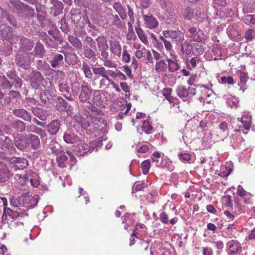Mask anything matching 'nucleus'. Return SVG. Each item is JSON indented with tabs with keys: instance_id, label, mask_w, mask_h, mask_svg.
<instances>
[{
	"instance_id": "44",
	"label": "nucleus",
	"mask_w": 255,
	"mask_h": 255,
	"mask_svg": "<svg viewBox=\"0 0 255 255\" xmlns=\"http://www.w3.org/2000/svg\"><path fill=\"white\" fill-rule=\"evenodd\" d=\"M91 102H88L86 107L91 111V112L94 113L96 115L101 116L103 115V112L99 108L95 106Z\"/></svg>"
},
{
	"instance_id": "28",
	"label": "nucleus",
	"mask_w": 255,
	"mask_h": 255,
	"mask_svg": "<svg viewBox=\"0 0 255 255\" xmlns=\"http://www.w3.org/2000/svg\"><path fill=\"white\" fill-rule=\"evenodd\" d=\"M56 108L59 111H67L70 107L69 103L62 97H58L57 99Z\"/></svg>"
},
{
	"instance_id": "27",
	"label": "nucleus",
	"mask_w": 255,
	"mask_h": 255,
	"mask_svg": "<svg viewBox=\"0 0 255 255\" xmlns=\"http://www.w3.org/2000/svg\"><path fill=\"white\" fill-rule=\"evenodd\" d=\"M34 55L38 58H42L45 53V49L43 44L38 41L34 48Z\"/></svg>"
},
{
	"instance_id": "13",
	"label": "nucleus",
	"mask_w": 255,
	"mask_h": 255,
	"mask_svg": "<svg viewBox=\"0 0 255 255\" xmlns=\"http://www.w3.org/2000/svg\"><path fill=\"white\" fill-rule=\"evenodd\" d=\"M20 47L19 52L30 51L33 47V41L26 37H22L20 39Z\"/></svg>"
},
{
	"instance_id": "24",
	"label": "nucleus",
	"mask_w": 255,
	"mask_h": 255,
	"mask_svg": "<svg viewBox=\"0 0 255 255\" xmlns=\"http://www.w3.org/2000/svg\"><path fill=\"white\" fill-rule=\"evenodd\" d=\"M63 139L66 143H73L79 141L80 138L70 130H66L64 133Z\"/></svg>"
},
{
	"instance_id": "4",
	"label": "nucleus",
	"mask_w": 255,
	"mask_h": 255,
	"mask_svg": "<svg viewBox=\"0 0 255 255\" xmlns=\"http://www.w3.org/2000/svg\"><path fill=\"white\" fill-rule=\"evenodd\" d=\"M0 150L4 154H12L16 152L13 141L8 136L0 137Z\"/></svg>"
},
{
	"instance_id": "6",
	"label": "nucleus",
	"mask_w": 255,
	"mask_h": 255,
	"mask_svg": "<svg viewBox=\"0 0 255 255\" xmlns=\"http://www.w3.org/2000/svg\"><path fill=\"white\" fill-rule=\"evenodd\" d=\"M14 146L18 150L24 151L28 147V138L23 134L18 133L13 137Z\"/></svg>"
},
{
	"instance_id": "8",
	"label": "nucleus",
	"mask_w": 255,
	"mask_h": 255,
	"mask_svg": "<svg viewBox=\"0 0 255 255\" xmlns=\"http://www.w3.org/2000/svg\"><path fill=\"white\" fill-rule=\"evenodd\" d=\"M203 12L202 8L199 7L192 8L190 7H186L183 15L185 19L191 20L192 18L197 19L201 16Z\"/></svg>"
},
{
	"instance_id": "40",
	"label": "nucleus",
	"mask_w": 255,
	"mask_h": 255,
	"mask_svg": "<svg viewBox=\"0 0 255 255\" xmlns=\"http://www.w3.org/2000/svg\"><path fill=\"white\" fill-rule=\"evenodd\" d=\"M92 70L94 74L97 76V77L95 78V79H97L98 78L99 76L103 77H105L107 76V70L104 67H93Z\"/></svg>"
},
{
	"instance_id": "26",
	"label": "nucleus",
	"mask_w": 255,
	"mask_h": 255,
	"mask_svg": "<svg viewBox=\"0 0 255 255\" xmlns=\"http://www.w3.org/2000/svg\"><path fill=\"white\" fill-rule=\"evenodd\" d=\"M176 93L177 96L181 99H187L190 97L189 89L185 86L180 85L176 88Z\"/></svg>"
},
{
	"instance_id": "15",
	"label": "nucleus",
	"mask_w": 255,
	"mask_h": 255,
	"mask_svg": "<svg viewBox=\"0 0 255 255\" xmlns=\"http://www.w3.org/2000/svg\"><path fill=\"white\" fill-rule=\"evenodd\" d=\"M12 37V30L11 27L5 25H0V40H9Z\"/></svg>"
},
{
	"instance_id": "11",
	"label": "nucleus",
	"mask_w": 255,
	"mask_h": 255,
	"mask_svg": "<svg viewBox=\"0 0 255 255\" xmlns=\"http://www.w3.org/2000/svg\"><path fill=\"white\" fill-rule=\"evenodd\" d=\"M8 6L13 13L20 14L23 12L25 4L19 0H9Z\"/></svg>"
},
{
	"instance_id": "52",
	"label": "nucleus",
	"mask_w": 255,
	"mask_h": 255,
	"mask_svg": "<svg viewBox=\"0 0 255 255\" xmlns=\"http://www.w3.org/2000/svg\"><path fill=\"white\" fill-rule=\"evenodd\" d=\"M102 140L100 138L96 139L95 141H91L88 144L89 147V152H91L95 150L98 146L101 145Z\"/></svg>"
},
{
	"instance_id": "41",
	"label": "nucleus",
	"mask_w": 255,
	"mask_h": 255,
	"mask_svg": "<svg viewBox=\"0 0 255 255\" xmlns=\"http://www.w3.org/2000/svg\"><path fill=\"white\" fill-rule=\"evenodd\" d=\"M135 31L140 40L144 44L148 43L147 38L143 30L140 27H135Z\"/></svg>"
},
{
	"instance_id": "33",
	"label": "nucleus",
	"mask_w": 255,
	"mask_h": 255,
	"mask_svg": "<svg viewBox=\"0 0 255 255\" xmlns=\"http://www.w3.org/2000/svg\"><path fill=\"white\" fill-rule=\"evenodd\" d=\"M110 50L115 55L120 56L121 53V47L117 41H110Z\"/></svg>"
},
{
	"instance_id": "55",
	"label": "nucleus",
	"mask_w": 255,
	"mask_h": 255,
	"mask_svg": "<svg viewBox=\"0 0 255 255\" xmlns=\"http://www.w3.org/2000/svg\"><path fill=\"white\" fill-rule=\"evenodd\" d=\"M150 167V161L148 160H144L141 164L140 167L142 169V173L144 175H146L149 171Z\"/></svg>"
},
{
	"instance_id": "12",
	"label": "nucleus",
	"mask_w": 255,
	"mask_h": 255,
	"mask_svg": "<svg viewBox=\"0 0 255 255\" xmlns=\"http://www.w3.org/2000/svg\"><path fill=\"white\" fill-rule=\"evenodd\" d=\"M12 113L16 117L22 119L24 121L30 122L32 120L30 113L24 109H14Z\"/></svg>"
},
{
	"instance_id": "29",
	"label": "nucleus",
	"mask_w": 255,
	"mask_h": 255,
	"mask_svg": "<svg viewBox=\"0 0 255 255\" xmlns=\"http://www.w3.org/2000/svg\"><path fill=\"white\" fill-rule=\"evenodd\" d=\"M59 90L64 94V97L69 101H73L74 99L71 94L70 88L69 87L67 84H61L59 85Z\"/></svg>"
},
{
	"instance_id": "59",
	"label": "nucleus",
	"mask_w": 255,
	"mask_h": 255,
	"mask_svg": "<svg viewBox=\"0 0 255 255\" xmlns=\"http://www.w3.org/2000/svg\"><path fill=\"white\" fill-rule=\"evenodd\" d=\"M101 5V2L99 0H90L89 6L90 8L96 10Z\"/></svg>"
},
{
	"instance_id": "61",
	"label": "nucleus",
	"mask_w": 255,
	"mask_h": 255,
	"mask_svg": "<svg viewBox=\"0 0 255 255\" xmlns=\"http://www.w3.org/2000/svg\"><path fill=\"white\" fill-rule=\"evenodd\" d=\"M1 130L2 131V134L3 135L4 133L6 134H10L11 132L12 131V125H2L1 126Z\"/></svg>"
},
{
	"instance_id": "54",
	"label": "nucleus",
	"mask_w": 255,
	"mask_h": 255,
	"mask_svg": "<svg viewBox=\"0 0 255 255\" xmlns=\"http://www.w3.org/2000/svg\"><path fill=\"white\" fill-rule=\"evenodd\" d=\"M3 213L8 215L12 218H15L20 216V213L17 211L13 210L9 208H5Z\"/></svg>"
},
{
	"instance_id": "43",
	"label": "nucleus",
	"mask_w": 255,
	"mask_h": 255,
	"mask_svg": "<svg viewBox=\"0 0 255 255\" xmlns=\"http://www.w3.org/2000/svg\"><path fill=\"white\" fill-rule=\"evenodd\" d=\"M204 51V48L201 44L195 43L192 48V52L194 55H201Z\"/></svg>"
},
{
	"instance_id": "9",
	"label": "nucleus",
	"mask_w": 255,
	"mask_h": 255,
	"mask_svg": "<svg viewBox=\"0 0 255 255\" xmlns=\"http://www.w3.org/2000/svg\"><path fill=\"white\" fill-rule=\"evenodd\" d=\"M31 86L34 89H37L43 80L41 73L36 70H33L29 75Z\"/></svg>"
},
{
	"instance_id": "22",
	"label": "nucleus",
	"mask_w": 255,
	"mask_h": 255,
	"mask_svg": "<svg viewBox=\"0 0 255 255\" xmlns=\"http://www.w3.org/2000/svg\"><path fill=\"white\" fill-rule=\"evenodd\" d=\"M74 150L78 155L82 156L89 152V147L87 143L81 142L74 147Z\"/></svg>"
},
{
	"instance_id": "36",
	"label": "nucleus",
	"mask_w": 255,
	"mask_h": 255,
	"mask_svg": "<svg viewBox=\"0 0 255 255\" xmlns=\"http://www.w3.org/2000/svg\"><path fill=\"white\" fill-rule=\"evenodd\" d=\"M141 128V132L139 131L140 134H142V132H144L146 134H149L151 133L153 131V127L148 120H144L143 122ZM138 130H139V129Z\"/></svg>"
},
{
	"instance_id": "34",
	"label": "nucleus",
	"mask_w": 255,
	"mask_h": 255,
	"mask_svg": "<svg viewBox=\"0 0 255 255\" xmlns=\"http://www.w3.org/2000/svg\"><path fill=\"white\" fill-rule=\"evenodd\" d=\"M153 162L155 163L156 166L163 168L165 165L163 164L162 161V158L161 157V154L159 152H154L152 154L151 157Z\"/></svg>"
},
{
	"instance_id": "32",
	"label": "nucleus",
	"mask_w": 255,
	"mask_h": 255,
	"mask_svg": "<svg viewBox=\"0 0 255 255\" xmlns=\"http://www.w3.org/2000/svg\"><path fill=\"white\" fill-rule=\"evenodd\" d=\"M12 128L17 132H23L26 129V124L19 120H16L12 123Z\"/></svg>"
},
{
	"instance_id": "5",
	"label": "nucleus",
	"mask_w": 255,
	"mask_h": 255,
	"mask_svg": "<svg viewBox=\"0 0 255 255\" xmlns=\"http://www.w3.org/2000/svg\"><path fill=\"white\" fill-rule=\"evenodd\" d=\"M9 162L11 169L14 171L22 170L28 166V161L24 158H11Z\"/></svg>"
},
{
	"instance_id": "23",
	"label": "nucleus",
	"mask_w": 255,
	"mask_h": 255,
	"mask_svg": "<svg viewBox=\"0 0 255 255\" xmlns=\"http://www.w3.org/2000/svg\"><path fill=\"white\" fill-rule=\"evenodd\" d=\"M64 56L62 54L55 53L53 54L52 60L49 61L51 66L53 68H56L60 66L63 63Z\"/></svg>"
},
{
	"instance_id": "17",
	"label": "nucleus",
	"mask_w": 255,
	"mask_h": 255,
	"mask_svg": "<svg viewBox=\"0 0 255 255\" xmlns=\"http://www.w3.org/2000/svg\"><path fill=\"white\" fill-rule=\"evenodd\" d=\"M28 147L30 146L33 150H37L40 147V140L39 137L34 134L30 133L28 135Z\"/></svg>"
},
{
	"instance_id": "31",
	"label": "nucleus",
	"mask_w": 255,
	"mask_h": 255,
	"mask_svg": "<svg viewBox=\"0 0 255 255\" xmlns=\"http://www.w3.org/2000/svg\"><path fill=\"white\" fill-rule=\"evenodd\" d=\"M83 55L85 58L88 59H96V54L95 52L88 46H84L83 48Z\"/></svg>"
},
{
	"instance_id": "50",
	"label": "nucleus",
	"mask_w": 255,
	"mask_h": 255,
	"mask_svg": "<svg viewBox=\"0 0 255 255\" xmlns=\"http://www.w3.org/2000/svg\"><path fill=\"white\" fill-rule=\"evenodd\" d=\"M92 123L94 125L101 126L104 125V127L106 126L107 122L102 117H94L92 119Z\"/></svg>"
},
{
	"instance_id": "2",
	"label": "nucleus",
	"mask_w": 255,
	"mask_h": 255,
	"mask_svg": "<svg viewBox=\"0 0 255 255\" xmlns=\"http://www.w3.org/2000/svg\"><path fill=\"white\" fill-rule=\"evenodd\" d=\"M73 120L76 124L74 125L75 128L77 129V131L81 132H85L88 134H90L94 132V126L92 125L87 118L83 117L80 113H77L73 117Z\"/></svg>"
},
{
	"instance_id": "63",
	"label": "nucleus",
	"mask_w": 255,
	"mask_h": 255,
	"mask_svg": "<svg viewBox=\"0 0 255 255\" xmlns=\"http://www.w3.org/2000/svg\"><path fill=\"white\" fill-rule=\"evenodd\" d=\"M5 19L9 22V23L14 27H17V21L15 18L12 16L10 15L8 13L7 14L5 17Z\"/></svg>"
},
{
	"instance_id": "21",
	"label": "nucleus",
	"mask_w": 255,
	"mask_h": 255,
	"mask_svg": "<svg viewBox=\"0 0 255 255\" xmlns=\"http://www.w3.org/2000/svg\"><path fill=\"white\" fill-rule=\"evenodd\" d=\"M143 19L146 26L150 29L154 28L158 25L157 20L152 15H144Z\"/></svg>"
},
{
	"instance_id": "64",
	"label": "nucleus",
	"mask_w": 255,
	"mask_h": 255,
	"mask_svg": "<svg viewBox=\"0 0 255 255\" xmlns=\"http://www.w3.org/2000/svg\"><path fill=\"white\" fill-rule=\"evenodd\" d=\"M222 83L233 85L234 83V80L232 76H223L221 78Z\"/></svg>"
},
{
	"instance_id": "53",
	"label": "nucleus",
	"mask_w": 255,
	"mask_h": 255,
	"mask_svg": "<svg viewBox=\"0 0 255 255\" xmlns=\"http://www.w3.org/2000/svg\"><path fill=\"white\" fill-rule=\"evenodd\" d=\"M167 68V64L162 60L156 62L155 66V69L157 71L165 72Z\"/></svg>"
},
{
	"instance_id": "62",
	"label": "nucleus",
	"mask_w": 255,
	"mask_h": 255,
	"mask_svg": "<svg viewBox=\"0 0 255 255\" xmlns=\"http://www.w3.org/2000/svg\"><path fill=\"white\" fill-rule=\"evenodd\" d=\"M26 12L27 15L30 17H33L35 15L34 9L26 4H25V6L23 9V12Z\"/></svg>"
},
{
	"instance_id": "60",
	"label": "nucleus",
	"mask_w": 255,
	"mask_h": 255,
	"mask_svg": "<svg viewBox=\"0 0 255 255\" xmlns=\"http://www.w3.org/2000/svg\"><path fill=\"white\" fill-rule=\"evenodd\" d=\"M228 125V123L226 122L222 121L219 125V128L222 132L226 133L228 134L229 131Z\"/></svg>"
},
{
	"instance_id": "42",
	"label": "nucleus",
	"mask_w": 255,
	"mask_h": 255,
	"mask_svg": "<svg viewBox=\"0 0 255 255\" xmlns=\"http://www.w3.org/2000/svg\"><path fill=\"white\" fill-rule=\"evenodd\" d=\"M112 80L109 76L103 77L99 82V88L101 89H106L108 87L110 82H112Z\"/></svg>"
},
{
	"instance_id": "3",
	"label": "nucleus",
	"mask_w": 255,
	"mask_h": 255,
	"mask_svg": "<svg viewBox=\"0 0 255 255\" xmlns=\"http://www.w3.org/2000/svg\"><path fill=\"white\" fill-rule=\"evenodd\" d=\"M32 52L23 51L19 52L15 57V63L17 66L24 70L29 69L31 65Z\"/></svg>"
},
{
	"instance_id": "56",
	"label": "nucleus",
	"mask_w": 255,
	"mask_h": 255,
	"mask_svg": "<svg viewBox=\"0 0 255 255\" xmlns=\"http://www.w3.org/2000/svg\"><path fill=\"white\" fill-rule=\"evenodd\" d=\"M255 30L253 29H249L245 33L244 37L248 41H252L255 38Z\"/></svg>"
},
{
	"instance_id": "49",
	"label": "nucleus",
	"mask_w": 255,
	"mask_h": 255,
	"mask_svg": "<svg viewBox=\"0 0 255 255\" xmlns=\"http://www.w3.org/2000/svg\"><path fill=\"white\" fill-rule=\"evenodd\" d=\"M48 33L53 37L54 40L58 42L60 44L63 43V38L59 35L57 31L51 29L48 31Z\"/></svg>"
},
{
	"instance_id": "7",
	"label": "nucleus",
	"mask_w": 255,
	"mask_h": 255,
	"mask_svg": "<svg viewBox=\"0 0 255 255\" xmlns=\"http://www.w3.org/2000/svg\"><path fill=\"white\" fill-rule=\"evenodd\" d=\"M92 94V89L88 86L87 83L84 82L81 85L80 94L79 96V100L81 102L87 103L89 102Z\"/></svg>"
},
{
	"instance_id": "45",
	"label": "nucleus",
	"mask_w": 255,
	"mask_h": 255,
	"mask_svg": "<svg viewBox=\"0 0 255 255\" xmlns=\"http://www.w3.org/2000/svg\"><path fill=\"white\" fill-rule=\"evenodd\" d=\"M191 38L197 42H201L205 40L204 34L202 30L198 29L197 32L191 36Z\"/></svg>"
},
{
	"instance_id": "39",
	"label": "nucleus",
	"mask_w": 255,
	"mask_h": 255,
	"mask_svg": "<svg viewBox=\"0 0 255 255\" xmlns=\"http://www.w3.org/2000/svg\"><path fill=\"white\" fill-rule=\"evenodd\" d=\"M40 98L41 102L46 104H49L53 101L52 96L48 91L42 92L40 95Z\"/></svg>"
},
{
	"instance_id": "47",
	"label": "nucleus",
	"mask_w": 255,
	"mask_h": 255,
	"mask_svg": "<svg viewBox=\"0 0 255 255\" xmlns=\"http://www.w3.org/2000/svg\"><path fill=\"white\" fill-rule=\"evenodd\" d=\"M68 40L76 48L81 49L82 48V43L78 38L72 36H69L68 37Z\"/></svg>"
},
{
	"instance_id": "14",
	"label": "nucleus",
	"mask_w": 255,
	"mask_h": 255,
	"mask_svg": "<svg viewBox=\"0 0 255 255\" xmlns=\"http://www.w3.org/2000/svg\"><path fill=\"white\" fill-rule=\"evenodd\" d=\"M229 249V255H238L241 251V244L237 241L232 240L227 243Z\"/></svg>"
},
{
	"instance_id": "58",
	"label": "nucleus",
	"mask_w": 255,
	"mask_h": 255,
	"mask_svg": "<svg viewBox=\"0 0 255 255\" xmlns=\"http://www.w3.org/2000/svg\"><path fill=\"white\" fill-rule=\"evenodd\" d=\"M113 19L114 24L117 27L123 28L125 26V23L120 20L118 15H113Z\"/></svg>"
},
{
	"instance_id": "10",
	"label": "nucleus",
	"mask_w": 255,
	"mask_h": 255,
	"mask_svg": "<svg viewBox=\"0 0 255 255\" xmlns=\"http://www.w3.org/2000/svg\"><path fill=\"white\" fill-rule=\"evenodd\" d=\"M162 33L164 37L170 38L176 43H182L184 40V34L180 30H164Z\"/></svg>"
},
{
	"instance_id": "30",
	"label": "nucleus",
	"mask_w": 255,
	"mask_h": 255,
	"mask_svg": "<svg viewBox=\"0 0 255 255\" xmlns=\"http://www.w3.org/2000/svg\"><path fill=\"white\" fill-rule=\"evenodd\" d=\"M227 33L232 37H237L240 35L238 25L234 23L229 25L227 29Z\"/></svg>"
},
{
	"instance_id": "51",
	"label": "nucleus",
	"mask_w": 255,
	"mask_h": 255,
	"mask_svg": "<svg viewBox=\"0 0 255 255\" xmlns=\"http://www.w3.org/2000/svg\"><path fill=\"white\" fill-rule=\"evenodd\" d=\"M10 176V174L7 169L0 171V183L5 182L7 181Z\"/></svg>"
},
{
	"instance_id": "46",
	"label": "nucleus",
	"mask_w": 255,
	"mask_h": 255,
	"mask_svg": "<svg viewBox=\"0 0 255 255\" xmlns=\"http://www.w3.org/2000/svg\"><path fill=\"white\" fill-rule=\"evenodd\" d=\"M242 20L248 25H255V15L247 14L242 17Z\"/></svg>"
},
{
	"instance_id": "37",
	"label": "nucleus",
	"mask_w": 255,
	"mask_h": 255,
	"mask_svg": "<svg viewBox=\"0 0 255 255\" xmlns=\"http://www.w3.org/2000/svg\"><path fill=\"white\" fill-rule=\"evenodd\" d=\"M96 41L97 42L99 50L108 49L109 46L107 39L103 36H98Z\"/></svg>"
},
{
	"instance_id": "48",
	"label": "nucleus",
	"mask_w": 255,
	"mask_h": 255,
	"mask_svg": "<svg viewBox=\"0 0 255 255\" xmlns=\"http://www.w3.org/2000/svg\"><path fill=\"white\" fill-rule=\"evenodd\" d=\"M36 66L40 70H46L50 69L49 65L45 61L38 60L36 61Z\"/></svg>"
},
{
	"instance_id": "38",
	"label": "nucleus",
	"mask_w": 255,
	"mask_h": 255,
	"mask_svg": "<svg viewBox=\"0 0 255 255\" xmlns=\"http://www.w3.org/2000/svg\"><path fill=\"white\" fill-rule=\"evenodd\" d=\"M82 70L83 71L84 76L88 79H91L93 76V73L90 65L85 61L83 62L82 65Z\"/></svg>"
},
{
	"instance_id": "18",
	"label": "nucleus",
	"mask_w": 255,
	"mask_h": 255,
	"mask_svg": "<svg viewBox=\"0 0 255 255\" xmlns=\"http://www.w3.org/2000/svg\"><path fill=\"white\" fill-rule=\"evenodd\" d=\"M60 127V122L58 120H52L46 126L48 132L52 135H55L59 130Z\"/></svg>"
},
{
	"instance_id": "20",
	"label": "nucleus",
	"mask_w": 255,
	"mask_h": 255,
	"mask_svg": "<svg viewBox=\"0 0 255 255\" xmlns=\"http://www.w3.org/2000/svg\"><path fill=\"white\" fill-rule=\"evenodd\" d=\"M31 110L34 115L36 116L40 120L46 121L49 116V114L47 112L42 109L36 107H32Z\"/></svg>"
},
{
	"instance_id": "19",
	"label": "nucleus",
	"mask_w": 255,
	"mask_h": 255,
	"mask_svg": "<svg viewBox=\"0 0 255 255\" xmlns=\"http://www.w3.org/2000/svg\"><path fill=\"white\" fill-rule=\"evenodd\" d=\"M94 105L100 107H105L107 103V98L103 93H99L95 94L93 99Z\"/></svg>"
},
{
	"instance_id": "57",
	"label": "nucleus",
	"mask_w": 255,
	"mask_h": 255,
	"mask_svg": "<svg viewBox=\"0 0 255 255\" xmlns=\"http://www.w3.org/2000/svg\"><path fill=\"white\" fill-rule=\"evenodd\" d=\"M0 82V86H1L3 89H7L9 90L12 86V84L9 82V81L7 80L4 76L1 78Z\"/></svg>"
},
{
	"instance_id": "35",
	"label": "nucleus",
	"mask_w": 255,
	"mask_h": 255,
	"mask_svg": "<svg viewBox=\"0 0 255 255\" xmlns=\"http://www.w3.org/2000/svg\"><path fill=\"white\" fill-rule=\"evenodd\" d=\"M56 161L58 166L60 168H63L66 166L68 162V157L65 155V153L59 154L57 156Z\"/></svg>"
},
{
	"instance_id": "16",
	"label": "nucleus",
	"mask_w": 255,
	"mask_h": 255,
	"mask_svg": "<svg viewBox=\"0 0 255 255\" xmlns=\"http://www.w3.org/2000/svg\"><path fill=\"white\" fill-rule=\"evenodd\" d=\"M26 32L29 34L32 35H37L38 37L44 41L47 45V47H55V46H53L49 43V41L51 40V38L46 34L45 32H35L30 30L28 31V29H26Z\"/></svg>"
},
{
	"instance_id": "25",
	"label": "nucleus",
	"mask_w": 255,
	"mask_h": 255,
	"mask_svg": "<svg viewBox=\"0 0 255 255\" xmlns=\"http://www.w3.org/2000/svg\"><path fill=\"white\" fill-rule=\"evenodd\" d=\"M49 149L51 150L52 153L56 155L65 153V151L62 149V147L61 145L54 140L51 141L49 144Z\"/></svg>"
},
{
	"instance_id": "1",
	"label": "nucleus",
	"mask_w": 255,
	"mask_h": 255,
	"mask_svg": "<svg viewBox=\"0 0 255 255\" xmlns=\"http://www.w3.org/2000/svg\"><path fill=\"white\" fill-rule=\"evenodd\" d=\"M38 200V196H32L28 193H24L19 196H13L10 200V205L16 208L24 207L27 209L32 208L37 205Z\"/></svg>"
}]
</instances>
